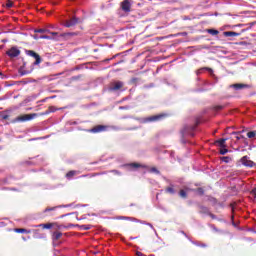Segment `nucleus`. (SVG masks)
Wrapping results in <instances>:
<instances>
[{
    "label": "nucleus",
    "mask_w": 256,
    "mask_h": 256,
    "mask_svg": "<svg viewBox=\"0 0 256 256\" xmlns=\"http://www.w3.org/2000/svg\"><path fill=\"white\" fill-rule=\"evenodd\" d=\"M201 118H196L195 122L193 124H188L185 125L183 127V129L181 130V143H183L185 145V143H189V137H193L195 135V131H197V127L200 125L201 123Z\"/></svg>",
    "instance_id": "1"
},
{
    "label": "nucleus",
    "mask_w": 256,
    "mask_h": 256,
    "mask_svg": "<svg viewBox=\"0 0 256 256\" xmlns=\"http://www.w3.org/2000/svg\"><path fill=\"white\" fill-rule=\"evenodd\" d=\"M6 55H8L10 59H15L21 55V50H19L17 46H12L6 51Z\"/></svg>",
    "instance_id": "2"
},
{
    "label": "nucleus",
    "mask_w": 256,
    "mask_h": 256,
    "mask_svg": "<svg viewBox=\"0 0 256 256\" xmlns=\"http://www.w3.org/2000/svg\"><path fill=\"white\" fill-rule=\"evenodd\" d=\"M131 7H133V0H123L120 3V8L124 13H131Z\"/></svg>",
    "instance_id": "3"
},
{
    "label": "nucleus",
    "mask_w": 256,
    "mask_h": 256,
    "mask_svg": "<svg viewBox=\"0 0 256 256\" xmlns=\"http://www.w3.org/2000/svg\"><path fill=\"white\" fill-rule=\"evenodd\" d=\"M38 227H42V229H54V231H61L63 229V225H59L57 223H46V224H40Z\"/></svg>",
    "instance_id": "4"
},
{
    "label": "nucleus",
    "mask_w": 256,
    "mask_h": 256,
    "mask_svg": "<svg viewBox=\"0 0 256 256\" xmlns=\"http://www.w3.org/2000/svg\"><path fill=\"white\" fill-rule=\"evenodd\" d=\"M124 86H125V83L121 81H114L110 83L109 91H121V89H123Z\"/></svg>",
    "instance_id": "5"
},
{
    "label": "nucleus",
    "mask_w": 256,
    "mask_h": 256,
    "mask_svg": "<svg viewBox=\"0 0 256 256\" xmlns=\"http://www.w3.org/2000/svg\"><path fill=\"white\" fill-rule=\"evenodd\" d=\"M26 55H28L29 57H33L35 59V62L33 63V65H40L41 63V56H39V54H37L35 51L33 50H25Z\"/></svg>",
    "instance_id": "6"
},
{
    "label": "nucleus",
    "mask_w": 256,
    "mask_h": 256,
    "mask_svg": "<svg viewBox=\"0 0 256 256\" xmlns=\"http://www.w3.org/2000/svg\"><path fill=\"white\" fill-rule=\"evenodd\" d=\"M124 167H127L128 169L135 171L136 169H145L147 166L137 162H133V163L124 165Z\"/></svg>",
    "instance_id": "7"
},
{
    "label": "nucleus",
    "mask_w": 256,
    "mask_h": 256,
    "mask_svg": "<svg viewBox=\"0 0 256 256\" xmlns=\"http://www.w3.org/2000/svg\"><path fill=\"white\" fill-rule=\"evenodd\" d=\"M35 117H37V114H25V115H21V116H18L16 118V121H31V119H35Z\"/></svg>",
    "instance_id": "8"
},
{
    "label": "nucleus",
    "mask_w": 256,
    "mask_h": 256,
    "mask_svg": "<svg viewBox=\"0 0 256 256\" xmlns=\"http://www.w3.org/2000/svg\"><path fill=\"white\" fill-rule=\"evenodd\" d=\"M240 161L242 165H244V167H255V162H253L252 160H249L248 156L242 157Z\"/></svg>",
    "instance_id": "9"
},
{
    "label": "nucleus",
    "mask_w": 256,
    "mask_h": 256,
    "mask_svg": "<svg viewBox=\"0 0 256 256\" xmlns=\"http://www.w3.org/2000/svg\"><path fill=\"white\" fill-rule=\"evenodd\" d=\"M77 23H79V19L74 16L70 20H65L64 27H74Z\"/></svg>",
    "instance_id": "10"
},
{
    "label": "nucleus",
    "mask_w": 256,
    "mask_h": 256,
    "mask_svg": "<svg viewBox=\"0 0 256 256\" xmlns=\"http://www.w3.org/2000/svg\"><path fill=\"white\" fill-rule=\"evenodd\" d=\"M103 131H107V126L96 125L90 130V133H103Z\"/></svg>",
    "instance_id": "11"
},
{
    "label": "nucleus",
    "mask_w": 256,
    "mask_h": 256,
    "mask_svg": "<svg viewBox=\"0 0 256 256\" xmlns=\"http://www.w3.org/2000/svg\"><path fill=\"white\" fill-rule=\"evenodd\" d=\"M61 237H63V233H61L59 230H55L52 234L53 241H59Z\"/></svg>",
    "instance_id": "12"
},
{
    "label": "nucleus",
    "mask_w": 256,
    "mask_h": 256,
    "mask_svg": "<svg viewBox=\"0 0 256 256\" xmlns=\"http://www.w3.org/2000/svg\"><path fill=\"white\" fill-rule=\"evenodd\" d=\"M231 87H233V89H236V91H239L241 89H247L249 87V85H247V84H233V85H231Z\"/></svg>",
    "instance_id": "13"
},
{
    "label": "nucleus",
    "mask_w": 256,
    "mask_h": 256,
    "mask_svg": "<svg viewBox=\"0 0 256 256\" xmlns=\"http://www.w3.org/2000/svg\"><path fill=\"white\" fill-rule=\"evenodd\" d=\"M163 117H165V115L159 114V115L148 117L147 121H159L160 119H163Z\"/></svg>",
    "instance_id": "14"
},
{
    "label": "nucleus",
    "mask_w": 256,
    "mask_h": 256,
    "mask_svg": "<svg viewBox=\"0 0 256 256\" xmlns=\"http://www.w3.org/2000/svg\"><path fill=\"white\" fill-rule=\"evenodd\" d=\"M226 141H227V139L221 138V139L215 141V145H218V147L224 148V147H226L225 146Z\"/></svg>",
    "instance_id": "15"
},
{
    "label": "nucleus",
    "mask_w": 256,
    "mask_h": 256,
    "mask_svg": "<svg viewBox=\"0 0 256 256\" xmlns=\"http://www.w3.org/2000/svg\"><path fill=\"white\" fill-rule=\"evenodd\" d=\"M185 191H196L199 195H205V190L203 188H197L196 190L190 189V188H185Z\"/></svg>",
    "instance_id": "16"
},
{
    "label": "nucleus",
    "mask_w": 256,
    "mask_h": 256,
    "mask_svg": "<svg viewBox=\"0 0 256 256\" xmlns=\"http://www.w3.org/2000/svg\"><path fill=\"white\" fill-rule=\"evenodd\" d=\"M239 33L234 31H226L224 32V37H237Z\"/></svg>",
    "instance_id": "17"
},
{
    "label": "nucleus",
    "mask_w": 256,
    "mask_h": 256,
    "mask_svg": "<svg viewBox=\"0 0 256 256\" xmlns=\"http://www.w3.org/2000/svg\"><path fill=\"white\" fill-rule=\"evenodd\" d=\"M19 73L20 75H29V73H31V70H26L24 63L23 66L19 69Z\"/></svg>",
    "instance_id": "18"
},
{
    "label": "nucleus",
    "mask_w": 256,
    "mask_h": 256,
    "mask_svg": "<svg viewBox=\"0 0 256 256\" xmlns=\"http://www.w3.org/2000/svg\"><path fill=\"white\" fill-rule=\"evenodd\" d=\"M55 111H59V108L55 106H50L45 112V115H49V113H55Z\"/></svg>",
    "instance_id": "19"
},
{
    "label": "nucleus",
    "mask_w": 256,
    "mask_h": 256,
    "mask_svg": "<svg viewBox=\"0 0 256 256\" xmlns=\"http://www.w3.org/2000/svg\"><path fill=\"white\" fill-rule=\"evenodd\" d=\"M223 109H225V106L223 105H216L212 107V110L214 111V113H219V111H223Z\"/></svg>",
    "instance_id": "20"
},
{
    "label": "nucleus",
    "mask_w": 256,
    "mask_h": 256,
    "mask_svg": "<svg viewBox=\"0 0 256 256\" xmlns=\"http://www.w3.org/2000/svg\"><path fill=\"white\" fill-rule=\"evenodd\" d=\"M75 175H77V171L71 170V171H69V172L66 174V177H67L68 179H73V177H75Z\"/></svg>",
    "instance_id": "21"
},
{
    "label": "nucleus",
    "mask_w": 256,
    "mask_h": 256,
    "mask_svg": "<svg viewBox=\"0 0 256 256\" xmlns=\"http://www.w3.org/2000/svg\"><path fill=\"white\" fill-rule=\"evenodd\" d=\"M14 231L15 233H31V230H27L25 228H16Z\"/></svg>",
    "instance_id": "22"
},
{
    "label": "nucleus",
    "mask_w": 256,
    "mask_h": 256,
    "mask_svg": "<svg viewBox=\"0 0 256 256\" xmlns=\"http://www.w3.org/2000/svg\"><path fill=\"white\" fill-rule=\"evenodd\" d=\"M220 160H222L224 163H231V161H233V158H231L230 156H223L220 158Z\"/></svg>",
    "instance_id": "23"
},
{
    "label": "nucleus",
    "mask_w": 256,
    "mask_h": 256,
    "mask_svg": "<svg viewBox=\"0 0 256 256\" xmlns=\"http://www.w3.org/2000/svg\"><path fill=\"white\" fill-rule=\"evenodd\" d=\"M200 213H204L205 215H208L209 208H207L205 206H200Z\"/></svg>",
    "instance_id": "24"
},
{
    "label": "nucleus",
    "mask_w": 256,
    "mask_h": 256,
    "mask_svg": "<svg viewBox=\"0 0 256 256\" xmlns=\"http://www.w3.org/2000/svg\"><path fill=\"white\" fill-rule=\"evenodd\" d=\"M75 35H77L75 32H69L61 34L60 37H73Z\"/></svg>",
    "instance_id": "25"
},
{
    "label": "nucleus",
    "mask_w": 256,
    "mask_h": 256,
    "mask_svg": "<svg viewBox=\"0 0 256 256\" xmlns=\"http://www.w3.org/2000/svg\"><path fill=\"white\" fill-rule=\"evenodd\" d=\"M119 219H126V220H128V221H136V222H139V220H137L136 218L127 217V216H120Z\"/></svg>",
    "instance_id": "26"
},
{
    "label": "nucleus",
    "mask_w": 256,
    "mask_h": 256,
    "mask_svg": "<svg viewBox=\"0 0 256 256\" xmlns=\"http://www.w3.org/2000/svg\"><path fill=\"white\" fill-rule=\"evenodd\" d=\"M34 33H49V30L48 29L39 28V29H35Z\"/></svg>",
    "instance_id": "27"
},
{
    "label": "nucleus",
    "mask_w": 256,
    "mask_h": 256,
    "mask_svg": "<svg viewBox=\"0 0 256 256\" xmlns=\"http://www.w3.org/2000/svg\"><path fill=\"white\" fill-rule=\"evenodd\" d=\"M166 193H170V195H175V189L173 188V186L166 188Z\"/></svg>",
    "instance_id": "28"
},
{
    "label": "nucleus",
    "mask_w": 256,
    "mask_h": 256,
    "mask_svg": "<svg viewBox=\"0 0 256 256\" xmlns=\"http://www.w3.org/2000/svg\"><path fill=\"white\" fill-rule=\"evenodd\" d=\"M255 136H256V131H250L247 133L248 139H254Z\"/></svg>",
    "instance_id": "29"
},
{
    "label": "nucleus",
    "mask_w": 256,
    "mask_h": 256,
    "mask_svg": "<svg viewBox=\"0 0 256 256\" xmlns=\"http://www.w3.org/2000/svg\"><path fill=\"white\" fill-rule=\"evenodd\" d=\"M208 33H209L210 35H219V30L208 29Z\"/></svg>",
    "instance_id": "30"
},
{
    "label": "nucleus",
    "mask_w": 256,
    "mask_h": 256,
    "mask_svg": "<svg viewBox=\"0 0 256 256\" xmlns=\"http://www.w3.org/2000/svg\"><path fill=\"white\" fill-rule=\"evenodd\" d=\"M179 195L180 197H182L183 199H187V192L185 190H180L179 191Z\"/></svg>",
    "instance_id": "31"
},
{
    "label": "nucleus",
    "mask_w": 256,
    "mask_h": 256,
    "mask_svg": "<svg viewBox=\"0 0 256 256\" xmlns=\"http://www.w3.org/2000/svg\"><path fill=\"white\" fill-rule=\"evenodd\" d=\"M149 172H150V173H155L156 175H159V174L161 173V172H160L157 168H155V167L150 168Z\"/></svg>",
    "instance_id": "32"
},
{
    "label": "nucleus",
    "mask_w": 256,
    "mask_h": 256,
    "mask_svg": "<svg viewBox=\"0 0 256 256\" xmlns=\"http://www.w3.org/2000/svg\"><path fill=\"white\" fill-rule=\"evenodd\" d=\"M203 71H211V69H210V68H207V67L201 68V69H199V70L197 71V75H201V73H203Z\"/></svg>",
    "instance_id": "33"
},
{
    "label": "nucleus",
    "mask_w": 256,
    "mask_h": 256,
    "mask_svg": "<svg viewBox=\"0 0 256 256\" xmlns=\"http://www.w3.org/2000/svg\"><path fill=\"white\" fill-rule=\"evenodd\" d=\"M6 7H7V9H11V7H13V1L8 0V1L6 2Z\"/></svg>",
    "instance_id": "34"
},
{
    "label": "nucleus",
    "mask_w": 256,
    "mask_h": 256,
    "mask_svg": "<svg viewBox=\"0 0 256 256\" xmlns=\"http://www.w3.org/2000/svg\"><path fill=\"white\" fill-rule=\"evenodd\" d=\"M226 153H229L228 149H226L225 147L220 149V155H226Z\"/></svg>",
    "instance_id": "35"
},
{
    "label": "nucleus",
    "mask_w": 256,
    "mask_h": 256,
    "mask_svg": "<svg viewBox=\"0 0 256 256\" xmlns=\"http://www.w3.org/2000/svg\"><path fill=\"white\" fill-rule=\"evenodd\" d=\"M81 229H83L84 231H89V229H91V225H82Z\"/></svg>",
    "instance_id": "36"
},
{
    "label": "nucleus",
    "mask_w": 256,
    "mask_h": 256,
    "mask_svg": "<svg viewBox=\"0 0 256 256\" xmlns=\"http://www.w3.org/2000/svg\"><path fill=\"white\" fill-rule=\"evenodd\" d=\"M55 207H47L45 210H44V213H47L49 211H55Z\"/></svg>",
    "instance_id": "37"
},
{
    "label": "nucleus",
    "mask_w": 256,
    "mask_h": 256,
    "mask_svg": "<svg viewBox=\"0 0 256 256\" xmlns=\"http://www.w3.org/2000/svg\"><path fill=\"white\" fill-rule=\"evenodd\" d=\"M48 33H50V35L53 36V37H57V35H59V33H57V32L49 31Z\"/></svg>",
    "instance_id": "38"
},
{
    "label": "nucleus",
    "mask_w": 256,
    "mask_h": 256,
    "mask_svg": "<svg viewBox=\"0 0 256 256\" xmlns=\"http://www.w3.org/2000/svg\"><path fill=\"white\" fill-rule=\"evenodd\" d=\"M39 39H51V37L47 36V35H41L39 37Z\"/></svg>",
    "instance_id": "39"
},
{
    "label": "nucleus",
    "mask_w": 256,
    "mask_h": 256,
    "mask_svg": "<svg viewBox=\"0 0 256 256\" xmlns=\"http://www.w3.org/2000/svg\"><path fill=\"white\" fill-rule=\"evenodd\" d=\"M251 195L254 196V199H256V188H254V189L251 191Z\"/></svg>",
    "instance_id": "40"
},
{
    "label": "nucleus",
    "mask_w": 256,
    "mask_h": 256,
    "mask_svg": "<svg viewBox=\"0 0 256 256\" xmlns=\"http://www.w3.org/2000/svg\"><path fill=\"white\" fill-rule=\"evenodd\" d=\"M140 223H143L144 225H148L149 227H151V229H153V224L151 223H147V222H140Z\"/></svg>",
    "instance_id": "41"
},
{
    "label": "nucleus",
    "mask_w": 256,
    "mask_h": 256,
    "mask_svg": "<svg viewBox=\"0 0 256 256\" xmlns=\"http://www.w3.org/2000/svg\"><path fill=\"white\" fill-rule=\"evenodd\" d=\"M241 139H243V135H238V136H236V140H237V141H239V140H241Z\"/></svg>",
    "instance_id": "42"
},
{
    "label": "nucleus",
    "mask_w": 256,
    "mask_h": 256,
    "mask_svg": "<svg viewBox=\"0 0 256 256\" xmlns=\"http://www.w3.org/2000/svg\"><path fill=\"white\" fill-rule=\"evenodd\" d=\"M208 215H209V217H211V219H215V216L213 213L209 212Z\"/></svg>",
    "instance_id": "43"
},
{
    "label": "nucleus",
    "mask_w": 256,
    "mask_h": 256,
    "mask_svg": "<svg viewBox=\"0 0 256 256\" xmlns=\"http://www.w3.org/2000/svg\"><path fill=\"white\" fill-rule=\"evenodd\" d=\"M112 173H115L116 175H121V173L117 170H112Z\"/></svg>",
    "instance_id": "44"
},
{
    "label": "nucleus",
    "mask_w": 256,
    "mask_h": 256,
    "mask_svg": "<svg viewBox=\"0 0 256 256\" xmlns=\"http://www.w3.org/2000/svg\"><path fill=\"white\" fill-rule=\"evenodd\" d=\"M2 43H7V39H3V40H2Z\"/></svg>",
    "instance_id": "45"
},
{
    "label": "nucleus",
    "mask_w": 256,
    "mask_h": 256,
    "mask_svg": "<svg viewBox=\"0 0 256 256\" xmlns=\"http://www.w3.org/2000/svg\"><path fill=\"white\" fill-rule=\"evenodd\" d=\"M34 39H39V37L37 35H34Z\"/></svg>",
    "instance_id": "46"
},
{
    "label": "nucleus",
    "mask_w": 256,
    "mask_h": 256,
    "mask_svg": "<svg viewBox=\"0 0 256 256\" xmlns=\"http://www.w3.org/2000/svg\"><path fill=\"white\" fill-rule=\"evenodd\" d=\"M137 255H138V256H141V255H142V253H141V252H137Z\"/></svg>",
    "instance_id": "47"
},
{
    "label": "nucleus",
    "mask_w": 256,
    "mask_h": 256,
    "mask_svg": "<svg viewBox=\"0 0 256 256\" xmlns=\"http://www.w3.org/2000/svg\"><path fill=\"white\" fill-rule=\"evenodd\" d=\"M0 149H1V146H0Z\"/></svg>",
    "instance_id": "48"
}]
</instances>
